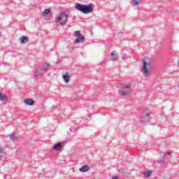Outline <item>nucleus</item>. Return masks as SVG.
I'll use <instances>...</instances> for the list:
<instances>
[{
	"instance_id": "f257e3e1",
	"label": "nucleus",
	"mask_w": 179,
	"mask_h": 179,
	"mask_svg": "<svg viewBox=\"0 0 179 179\" xmlns=\"http://www.w3.org/2000/svg\"><path fill=\"white\" fill-rule=\"evenodd\" d=\"M93 8H94V5L93 3H90L89 5H84L79 3H76L75 8L79 12H82V13H85L87 15V13H92L93 12Z\"/></svg>"
},
{
	"instance_id": "f03ea898",
	"label": "nucleus",
	"mask_w": 179,
	"mask_h": 179,
	"mask_svg": "<svg viewBox=\"0 0 179 179\" xmlns=\"http://www.w3.org/2000/svg\"><path fill=\"white\" fill-rule=\"evenodd\" d=\"M150 62H143V66L141 68V72L144 76H149L150 75Z\"/></svg>"
},
{
	"instance_id": "7ed1b4c3",
	"label": "nucleus",
	"mask_w": 179,
	"mask_h": 179,
	"mask_svg": "<svg viewBox=\"0 0 179 179\" xmlns=\"http://www.w3.org/2000/svg\"><path fill=\"white\" fill-rule=\"evenodd\" d=\"M132 92V87L129 85L122 86L119 90L120 96H129Z\"/></svg>"
},
{
	"instance_id": "20e7f679",
	"label": "nucleus",
	"mask_w": 179,
	"mask_h": 179,
	"mask_svg": "<svg viewBox=\"0 0 179 179\" xmlns=\"http://www.w3.org/2000/svg\"><path fill=\"white\" fill-rule=\"evenodd\" d=\"M48 68H50V64L44 63L43 64V68H39L36 71V72L34 73V76L36 78H37V76H41L43 72H47V71H48Z\"/></svg>"
},
{
	"instance_id": "39448f33",
	"label": "nucleus",
	"mask_w": 179,
	"mask_h": 179,
	"mask_svg": "<svg viewBox=\"0 0 179 179\" xmlns=\"http://www.w3.org/2000/svg\"><path fill=\"white\" fill-rule=\"evenodd\" d=\"M57 20L59 24L64 26V24H66V22H68V14L64 12L61 13Z\"/></svg>"
},
{
	"instance_id": "423d86ee",
	"label": "nucleus",
	"mask_w": 179,
	"mask_h": 179,
	"mask_svg": "<svg viewBox=\"0 0 179 179\" xmlns=\"http://www.w3.org/2000/svg\"><path fill=\"white\" fill-rule=\"evenodd\" d=\"M74 37H76L74 43L79 44L80 43H85V37L80 34V31H76L73 34Z\"/></svg>"
},
{
	"instance_id": "0eeeda50",
	"label": "nucleus",
	"mask_w": 179,
	"mask_h": 179,
	"mask_svg": "<svg viewBox=\"0 0 179 179\" xmlns=\"http://www.w3.org/2000/svg\"><path fill=\"white\" fill-rule=\"evenodd\" d=\"M110 59H111V61H117V59H118V54L115 53V51L112 52Z\"/></svg>"
},
{
	"instance_id": "6e6552de",
	"label": "nucleus",
	"mask_w": 179,
	"mask_h": 179,
	"mask_svg": "<svg viewBox=\"0 0 179 179\" xmlns=\"http://www.w3.org/2000/svg\"><path fill=\"white\" fill-rule=\"evenodd\" d=\"M90 170V167L88 165H84L81 168L79 169V171L81 173H86V171H89Z\"/></svg>"
},
{
	"instance_id": "1a4fd4ad",
	"label": "nucleus",
	"mask_w": 179,
	"mask_h": 179,
	"mask_svg": "<svg viewBox=\"0 0 179 179\" xmlns=\"http://www.w3.org/2000/svg\"><path fill=\"white\" fill-rule=\"evenodd\" d=\"M0 101H2L3 103H8V96L6 95H3L1 91H0Z\"/></svg>"
},
{
	"instance_id": "9d476101",
	"label": "nucleus",
	"mask_w": 179,
	"mask_h": 179,
	"mask_svg": "<svg viewBox=\"0 0 179 179\" xmlns=\"http://www.w3.org/2000/svg\"><path fill=\"white\" fill-rule=\"evenodd\" d=\"M24 103L27 106H34V100H33L31 99H25Z\"/></svg>"
},
{
	"instance_id": "9b49d317",
	"label": "nucleus",
	"mask_w": 179,
	"mask_h": 179,
	"mask_svg": "<svg viewBox=\"0 0 179 179\" xmlns=\"http://www.w3.org/2000/svg\"><path fill=\"white\" fill-rule=\"evenodd\" d=\"M62 148V143H57L54 145L53 150H55L56 152H58Z\"/></svg>"
},
{
	"instance_id": "f8f14e48",
	"label": "nucleus",
	"mask_w": 179,
	"mask_h": 179,
	"mask_svg": "<svg viewBox=\"0 0 179 179\" xmlns=\"http://www.w3.org/2000/svg\"><path fill=\"white\" fill-rule=\"evenodd\" d=\"M65 83H69V73L66 72V74L62 76Z\"/></svg>"
},
{
	"instance_id": "ddd939ff",
	"label": "nucleus",
	"mask_w": 179,
	"mask_h": 179,
	"mask_svg": "<svg viewBox=\"0 0 179 179\" xmlns=\"http://www.w3.org/2000/svg\"><path fill=\"white\" fill-rule=\"evenodd\" d=\"M21 44H26V43H29V38L27 36H21L20 38Z\"/></svg>"
},
{
	"instance_id": "4468645a",
	"label": "nucleus",
	"mask_w": 179,
	"mask_h": 179,
	"mask_svg": "<svg viewBox=\"0 0 179 179\" xmlns=\"http://www.w3.org/2000/svg\"><path fill=\"white\" fill-rule=\"evenodd\" d=\"M8 136H9L10 141H13V142H15V141H17V138L16 135L15 134V133L9 134Z\"/></svg>"
},
{
	"instance_id": "2eb2a0df",
	"label": "nucleus",
	"mask_w": 179,
	"mask_h": 179,
	"mask_svg": "<svg viewBox=\"0 0 179 179\" xmlns=\"http://www.w3.org/2000/svg\"><path fill=\"white\" fill-rule=\"evenodd\" d=\"M131 3H132L133 6H138V5H139V0H131Z\"/></svg>"
},
{
	"instance_id": "dca6fc26",
	"label": "nucleus",
	"mask_w": 179,
	"mask_h": 179,
	"mask_svg": "<svg viewBox=\"0 0 179 179\" xmlns=\"http://www.w3.org/2000/svg\"><path fill=\"white\" fill-rule=\"evenodd\" d=\"M145 177H150L152 176V171H145L143 172Z\"/></svg>"
},
{
	"instance_id": "f3484780",
	"label": "nucleus",
	"mask_w": 179,
	"mask_h": 179,
	"mask_svg": "<svg viewBox=\"0 0 179 179\" xmlns=\"http://www.w3.org/2000/svg\"><path fill=\"white\" fill-rule=\"evenodd\" d=\"M165 159H166V157H164V156L163 155L162 157L159 160H158V163H159V164H162L164 163Z\"/></svg>"
},
{
	"instance_id": "a211bd4d",
	"label": "nucleus",
	"mask_w": 179,
	"mask_h": 179,
	"mask_svg": "<svg viewBox=\"0 0 179 179\" xmlns=\"http://www.w3.org/2000/svg\"><path fill=\"white\" fill-rule=\"evenodd\" d=\"M48 13H50V9H45V10L43 12V16H47V15H48Z\"/></svg>"
},
{
	"instance_id": "6ab92c4d",
	"label": "nucleus",
	"mask_w": 179,
	"mask_h": 179,
	"mask_svg": "<svg viewBox=\"0 0 179 179\" xmlns=\"http://www.w3.org/2000/svg\"><path fill=\"white\" fill-rule=\"evenodd\" d=\"M166 155H168L169 156H170V155H171V152H165L164 154V157H166Z\"/></svg>"
},
{
	"instance_id": "aec40b11",
	"label": "nucleus",
	"mask_w": 179,
	"mask_h": 179,
	"mask_svg": "<svg viewBox=\"0 0 179 179\" xmlns=\"http://www.w3.org/2000/svg\"><path fill=\"white\" fill-rule=\"evenodd\" d=\"M123 59H128V56L127 55H124V56L122 57Z\"/></svg>"
},
{
	"instance_id": "412c9836",
	"label": "nucleus",
	"mask_w": 179,
	"mask_h": 179,
	"mask_svg": "<svg viewBox=\"0 0 179 179\" xmlns=\"http://www.w3.org/2000/svg\"><path fill=\"white\" fill-rule=\"evenodd\" d=\"M150 115V113H147L146 114H145V117H149Z\"/></svg>"
},
{
	"instance_id": "4be33fe9",
	"label": "nucleus",
	"mask_w": 179,
	"mask_h": 179,
	"mask_svg": "<svg viewBox=\"0 0 179 179\" xmlns=\"http://www.w3.org/2000/svg\"><path fill=\"white\" fill-rule=\"evenodd\" d=\"M103 64H106V61H102V62L100 63V65H103Z\"/></svg>"
},
{
	"instance_id": "5701e85b",
	"label": "nucleus",
	"mask_w": 179,
	"mask_h": 179,
	"mask_svg": "<svg viewBox=\"0 0 179 179\" xmlns=\"http://www.w3.org/2000/svg\"><path fill=\"white\" fill-rule=\"evenodd\" d=\"M112 179H118V176H113Z\"/></svg>"
},
{
	"instance_id": "b1692460",
	"label": "nucleus",
	"mask_w": 179,
	"mask_h": 179,
	"mask_svg": "<svg viewBox=\"0 0 179 179\" xmlns=\"http://www.w3.org/2000/svg\"><path fill=\"white\" fill-rule=\"evenodd\" d=\"M71 132H73V129H70Z\"/></svg>"
},
{
	"instance_id": "393cba45",
	"label": "nucleus",
	"mask_w": 179,
	"mask_h": 179,
	"mask_svg": "<svg viewBox=\"0 0 179 179\" xmlns=\"http://www.w3.org/2000/svg\"><path fill=\"white\" fill-rule=\"evenodd\" d=\"M2 160V156H0V162Z\"/></svg>"
},
{
	"instance_id": "a878e982",
	"label": "nucleus",
	"mask_w": 179,
	"mask_h": 179,
	"mask_svg": "<svg viewBox=\"0 0 179 179\" xmlns=\"http://www.w3.org/2000/svg\"><path fill=\"white\" fill-rule=\"evenodd\" d=\"M3 178H6V175H4V176H3Z\"/></svg>"
},
{
	"instance_id": "bb28decb",
	"label": "nucleus",
	"mask_w": 179,
	"mask_h": 179,
	"mask_svg": "<svg viewBox=\"0 0 179 179\" xmlns=\"http://www.w3.org/2000/svg\"><path fill=\"white\" fill-rule=\"evenodd\" d=\"M142 122H145V121L143 120H142Z\"/></svg>"
},
{
	"instance_id": "cd10ccee",
	"label": "nucleus",
	"mask_w": 179,
	"mask_h": 179,
	"mask_svg": "<svg viewBox=\"0 0 179 179\" xmlns=\"http://www.w3.org/2000/svg\"><path fill=\"white\" fill-rule=\"evenodd\" d=\"M0 150H1V148H0Z\"/></svg>"
}]
</instances>
